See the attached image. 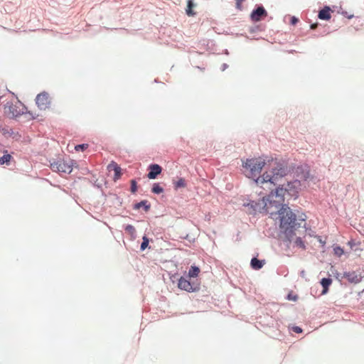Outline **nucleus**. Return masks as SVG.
<instances>
[{
  "label": "nucleus",
  "mask_w": 364,
  "mask_h": 364,
  "mask_svg": "<svg viewBox=\"0 0 364 364\" xmlns=\"http://www.w3.org/2000/svg\"><path fill=\"white\" fill-rule=\"evenodd\" d=\"M243 167L247 176L250 178L257 177L255 182L260 186L264 183H269V186H274L288 171L284 163L269 156L247 159L243 163Z\"/></svg>",
  "instance_id": "obj_1"
},
{
  "label": "nucleus",
  "mask_w": 364,
  "mask_h": 364,
  "mask_svg": "<svg viewBox=\"0 0 364 364\" xmlns=\"http://www.w3.org/2000/svg\"><path fill=\"white\" fill-rule=\"evenodd\" d=\"M293 186V183H288L287 188L279 187L276 189L275 192H271L267 198L263 197L258 201L251 200L247 205L250 214H255L257 213H264L273 215L279 213V210L284 202V196L286 193L289 192V188Z\"/></svg>",
  "instance_id": "obj_2"
},
{
  "label": "nucleus",
  "mask_w": 364,
  "mask_h": 364,
  "mask_svg": "<svg viewBox=\"0 0 364 364\" xmlns=\"http://www.w3.org/2000/svg\"><path fill=\"white\" fill-rule=\"evenodd\" d=\"M278 214L280 218L279 227L289 240L291 241V238L294 233V229L296 225V215L287 205L282 206L279 210Z\"/></svg>",
  "instance_id": "obj_3"
},
{
  "label": "nucleus",
  "mask_w": 364,
  "mask_h": 364,
  "mask_svg": "<svg viewBox=\"0 0 364 364\" xmlns=\"http://www.w3.org/2000/svg\"><path fill=\"white\" fill-rule=\"evenodd\" d=\"M50 168L53 171L70 173L73 170V161L58 160L50 164Z\"/></svg>",
  "instance_id": "obj_4"
},
{
  "label": "nucleus",
  "mask_w": 364,
  "mask_h": 364,
  "mask_svg": "<svg viewBox=\"0 0 364 364\" xmlns=\"http://www.w3.org/2000/svg\"><path fill=\"white\" fill-rule=\"evenodd\" d=\"M36 105L41 109L48 108L50 105L49 95L46 92H42L37 95L36 99Z\"/></svg>",
  "instance_id": "obj_5"
},
{
  "label": "nucleus",
  "mask_w": 364,
  "mask_h": 364,
  "mask_svg": "<svg viewBox=\"0 0 364 364\" xmlns=\"http://www.w3.org/2000/svg\"><path fill=\"white\" fill-rule=\"evenodd\" d=\"M4 112L10 117H16L21 115V113H23V112L19 109V107L17 105L10 103H7L5 105Z\"/></svg>",
  "instance_id": "obj_6"
},
{
  "label": "nucleus",
  "mask_w": 364,
  "mask_h": 364,
  "mask_svg": "<svg viewBox=\"0 0 364 364\" xmlns=\"http://www.w3.org/2000/svg\"><path fill=\"white\" fill-rule=\"evenodd\" d=\"M148 169L149 170V172L147 177L149 179L156 178L162 171V168L156 164L149 165Z\"/></svg>",
  "instance_id": "obj_7"
},
{
  "label": "nucleus",
  "mask_w": 364,
  "mask_h": 364,
  "mask_svg": "<svg viewBox=\"0 0 364 364\" xmlns=\"http://www.w3.org/2000/svg\"><path fill=\"white\" fill-rule=\"evenodd\" d=\"M178 287L182 290H185L186 291L191 292L193 291L194 289L190 282L187 279L184 277H181L178 280Z\"/></svg>",
  "instance_id": "obj_8"
},
{
  "label": "nucleus",
  "mask_w": 364,
  "mask_h": 364,
  "mask_svg": "<svg viewBox=\"0 0 364 364\" xmlns=\"http://www.w3.org/2000/svg\"><path fill=\"white\" fill-rule=\"evenodd\" d=\"M107 170L110 171L114 172V181L118 180L122 175V169L120 166L114 161H112L108 166H107Z\"/></svg>",
  "instance_id": "obj_9"
},
{
  "label": "nucleus",
  "mask_w": 364,
  "mask_h": 364,
  "mask_svg": "<svg viewBox=\"0 0 364 364\" xmlns=\"http://www.w3.org/2000/svg\"><path fill=\"white\" fill-rule=\"evenodd\" d=\"M262 16H267V12L262 6H259L252 11L251 18L254 21H258Z\"/></svg>",
  "instance_id": "obj_10"
},
{
  "label": "nucleus",
  "mask_w": 364,
  "mask_h": 364,
  "mask_svg": "<svg viewBox=\"0 0 364 364\" xmlns=\"http://www.w3.org/2000/svg\"><path fill=\"white\" fill-rule=\"evenodd\" d=\"M344 277L351 283L357 284L360 282L361 277L355 272H349L344 274Z\"/></svg>",
  "instance_id": "obj_11"
},
{
  "label": "nucleus",
  "mask_w": 364,
  "mask_h": 364,
  "mask_svg": "<svg viewBox=\"0 0 364 364\" xmlns=\"http://www.w3.org/2000/svg\"><path fill=\"white\" fill-rule=\"evenodd\" d=\"M318 16L321 20H329L331 17L330 8L328 6L324 7L319 11Z\"/></svg>",
  "instance_id": "obj_12"
},
{
  "label": "nucleus",
  "mask_w": 364,
  "mask_h": 364,
  "mask_svg": "<svg viewBox=\"0 0 364 364\" xmlns=\"http://www.w3.org/2000/svg\"><path fill=\"white\" fill-rule=\"evenodd\" d=\"M265 264L264 260H259L256 257L252 259L250 264L253 269L258 270Z\"/></svg>",
  "instance_id": "obj_13"
},
{
  "label": "nucleus",
  "mask_w": 364,
  "mask_h": 364,
  "mask_svg": "<svg viewBox=\"0 0 364 364\" xmlns=\"http://www.w3.org/2000/svg\"><path fill=\"white\" fill-rule=\"evenodd\" d=\"M331 283H332V279L330 278H323L321 279V284L323 287V291L321 293L322 294H325L327 293V291L328 290V287L331 284Z\"/></svg>",
  "instance_id": "obj_14"
},
{
  "label": "nucleus",
  "mask_w": 364,
  "mask_h": 364,
  "mask_svg": "<svg viewBox=\"0 0 364 364\" xmlns=\"http://www.w3.org/2000/svg\"><path fill=\"white\" fill-rule=\"evenodd\" d=\"M195 6L192 0H188L187 2V8L186 9V14L189 16H193L195 15V12L193 11V8Z\"/></svg>",
  "instance_id": "obj_15"
},
{
  "label": "nucleus",
  "mask_w": 364,
  "mask_h": 364,
  "mask_svg": "<svg viewBox=\"0 0 364 364\" xmlns=\"http://www.w3.org/2000/svg\"><path fill=\"white\" fill-rule=\"evenodd\" d=\"M200 272V269L196 266H191L188 271L189 277H196Z\"/></svg>",
  "instance_id": "obj_16"
},
{
  "label": "nucleus",
  "mask_w": 364,
  "mask_h": 364,
  "mask_svg": "<svg viewBox=\"0 0 364 364\" xmlns=\"http://www.w3.org/2000/svg\"><path fill=\"white\" fill-rule=\"evenodd\" d=\"M12 156L9 154H7V151H6V154L0 157V164L3 165L4 164H9L10 161L11 160Z\"/></svg>",
  "instance_id": "obj_17"
},
{
  "label": "nucleus",
  "mask_w": 364,
  "mask_h": 364,
  "mask_svg": "<svg viewBox=\"0 0 364 364\" xmlns=\"http://www.w3.org/2000/svg\"><path fill=\"white\" fill-rule=\"evenodd\" d=\"M294 244H295V245L297 247H299V248H301L302 250H305L306 249V245H305L304 242L299 237L296 238V240H294Z\"/></svg>",
  "instance_id": "obj_18"
},
{
  "label": "nucleus",
  "mask_w": 364,
  "mask_h": 364,
  "mask_svg": "<svg viewBox=\"0 0 364 364\" xmlns=\"http://www.w3.org/2000/svg\"><path fill=\"white\" fill-rule=\"evenodd\" d=\"M151 191L154 193L159 194V193H163L164 188L162 187H161L159 183H154L151 188Z\"/></svg>",
  "instance_id": "obj_19"
},
{
  "label": "nucleus",
  "mask_w": 364,
  "mask_h": 364,
  "mask_svg": "<svg viewBox=\"0 0 364 364\" xmlns=\"http://www.w3.org/2000/svg\"><path fill=\"white\" fill-rule=\"evenodd\" d=\"M141 206H144V208H145V210L146 211H148L150 208V206L149 205H146V200H143V201H141L140 203H138L135 205V208L136 209H139Z\"/></svg>",
  "instance_id": "obj_20"
},
{
  "label": "nucleus",
  "mask_w": 364,
  "mask_h": 364,
  "mask_svg": "<svg viewBox=\"0 0 364 364\" xmlns=\"http://www.w3.org/2000/svg\"><path fill=\"white\" fill-rule=\"evenodd\" d=\"M143 241L141 244V250H144L149 245V240L146 236H144L142 238Z\"/></svg>",
  "instance_id": "obj_21"
},
{
  "label": "nucleus",
  "mask_w": 364,
  "mask_h": 364,
  "mask_svg": "<svg viewBox=\"0 0 364 364\" xmlns=\"http://www.w3.org/2000/svg\"><path fill=\"white\" fill-rule=\"evenodd\" d=\"M186 186V181L183 178H180L178 179L176 183H175V188H183V187H185Z\"/></svg>",
  "instance_id": "obj_22"
},
{
  "label": "nucleus",
  "mask_w": 364,
  "mask_h": 364,
  "mask_svg": "<svg viewBox=\"0 0 364 364\" xmlns=\"http://www.w3.org/2000/svg\"><path fill=\"white\" fill-rule=\"evenodd\" d=\"M333 252H334V254L338 257H341L344 253L343 250L339 246L335 247L333 248Z\"/></svg>",
  "instance_id": "obj_23"
},
{
  "label": "nucleus",
  "mask_w": 364,
  "mask_h": 364,
  "mask_svg": "<svg viewBox=\"0 0 364 364\" xmlns=\"http://www.w3.org/2000/svg\"><path fill=\"white\" fill-rule=\"evenodd\" d=\"M245 0H235V7L237 10L239 11H242L243 9V6H242V3L245 1Z\"/></svg>",
  "instance_id": "obj_24"
},
{
  "label": "nucleus",
  "mask_w": 364,
  "mask_h": 364,
  "mask_svg": "<svg viewBox=\"0 0 364 364\" xmlns=\"http://www.w3.org/2000/svg\"><path fill=\"white\" fill-rule=\"evenodd\" d=\"M87 147H88V144H78V145L75 146V149L76 151H84Z\"/></svg>",
  "instance_id": "obj_25"
},
{
  "label": "nucleus",
  "mask_w": 364,
  "mask_h": 364,
  "mask_svg": "<svg viewBox=\"0 0 364 364\" xmlns=\"http://www.w3.org/2000/svg\"><path fill=\"white\" fill-rule=\"evenodd\" d=\"M137 190L136 182L134 180L131 181V192L135 193Z\"/></svg>",
  "instance_id": "obj_26"
},
{
  "label": "nucleus",
  "mask_w": 364,
  "mask_h": 364,
  "mask_svg": "<svg viewBox=\"0 0 364 364\" xmlns=\"http://www.w3.org/2000/svg\"><path fill=\"white\" fill-rule=\"evenodd\" d=\"M125 230H126L127 231L129 232L130 233H134V231H135L134 228L132 225H127V226L126 227Z\"/></svg>",
  "instance_id": "obj_27"
},
{
  "label": "nucleus",
  "mask_w": 364,
  "mask_h": 364,
  "mask_svg": "<svg viewBox=\"0 0 364 364\" xmlns=\"http://www.w3.org/2000/svg\"><path fill=\"white\" fill-rule=\"evenodd\" d=\"M293 331L295 332V333H300L302 332V329L299 327V326H294L293 327Z\"/></svg>",
  "instance_id": "obj_28"
},
{
  "label": "nucleus",
  "mask_w": 364,
  "mask_h": 364,
  "mask_svg": "<svg viewBox=\"0 0 364 364\" xmlns=\"http://www.w3.org/2000/svg\"><path fill=\"white\" fill-rule=\"evenodd\" d=\"M297 22H298V19L296 17H294V16L291 17V23L292 25H295Z\"/></svg>",
  "instance_id": "obj_29"
},
{
  "label": "nucleus",
  "mask_w": 364,
  "mask_h": 364,
  "mask_svg": "<svg viewBox=\"0 0 364 364\" xmlns=\"http://www.w3.org/2000/svg\"><path fill=\"white\" fill-rule=\"evenodd\" d=\"M288 298L289 300H293V301H296V299H297L296 296H291V294L288 295Z\"/></svg>",
  "instance_id": "obj_30"
},
{
  "label": "nucleus",
  "mask_w": 364,
  "mask_h": 364,
  "mask_svg": "<svg viewBox=\"0 0 364 364\" xmlns=\"http://www.w3.org/2000/svg\"><path fill=\"white\" fill-rule=\"evenodd\" d=\"M318 242H320L323 246H324V245H325L326 242H325V241H323V240L321 239V237H318Z\"/></svg>",
  "instance_id": "obj_31"
},
{
  "label": "nucleus",
  "mask_w": 364,
  "mask_h": 364,
  "mask_svg": "<svg viewBox=\"0 0 364 364\" xmlns=\"http://www.w3.org/2000/svg\"><path fill=\"white\" fill-rule=\"evenodd\" d=\"M316 27V24H312V25L311 26V29H314Z\"/></svg>",
  "instance_id": "obj_32"
}]
</instances>
